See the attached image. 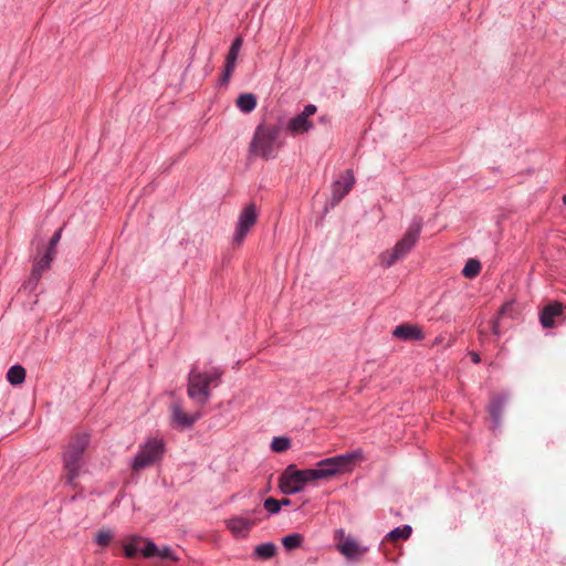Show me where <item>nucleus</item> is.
<instances>
[{
	"instance_id": "7",
	"label": "nucleus",
	"mask_w": 566,
	"mask_h": 566,
	"mask_svg": "<svg viewBox=\"0 0 566 566\" xmlns=\"http://www.w3.org/2000/svg\"><path fill=\"white\" fill-rule=\"evenodd\" d=\"M355 458L356 453H347L321 460L317 468L311 469L314 480L327 479L349 471Z\"/></svg>"
},
{
	"instance_id": "11",
	"label": "nucleus",
	"mask_w": 566,
	"mask_h": 566,
	"mask_svg": "<svg viewBox=\"0 0 566 566\" xmlns=\"http://www.w3.org/2000/svg\"><path fill=\"white\" fill-rule=\"evenodd\" d=\"M258 520H251L244 516H232L226 521L227 528L235 538H245L251 530L256 525Z\"/></svg>"
},
{
	"instance_id": "34",
	"label": "nucleus",
	"mask_w": 566,
	"mask_h": 566,
	"mask_svg": "<svg viewBox=\"0 0 566 566\" xmlns=\"http://www.w3.org/2000/svg\"><path fill=\"white\" fill-rule=\"evenodd\" d=\"M239 52L240 51H237V50L230 48L227 56L230 59L238 60Z\"/></svg>"
},
{
	"instance_id": "22",
	"label": "nucleus",
	"mask_w": 566,
	"mask_h": 566,
	"mask_svg": "<svg viewBox=\"0 0 566 566\" xmlns=\"http://www.w3.org/2000/svg\"><path fill=\"white\" fill-rule=\"evenodd\" d=\"M481 271V263L480 261L475 260V259H470L467 261L463 270H462V274L468 277V279H472L474 276H476Z\"/></svg>"
},
{
	"instance_id": "25",
	"label": "nucleus",
	"mask_w": 566,
	"mask_h": 566,
	"mask_svg": "<svg viewBox=\"0 0 566 566\" xmlns=\"http://www.w3.org/2000/svg\"><path fill=\"white\" fill-rule=\"evenodd\" d=\"M237 65V60L226 56L224 69L221 75V83L228 84Z\"/></svg>"
},
{
	"instance_id": "20",
	"label": "nucleus",
	"mask_w": 566,
	"mask_h": 566,
	"mask_svg": "<svg viewBox=\"0 0 566 566\" xmlns=\"http://www.w3.org/2000/svg\"><path fill=\"white\" fill-rule=\"evenodd\" d=\"M143 541V537L139 535H132L127 538V543L124 545V555L127 558H133L136 556L138 551V544Z\"/></svg>"
},
{
	"instance_id": "24",
	"label": "nucleus",
	"mask_w": 566,
	"mask_h": 566,
	"mask_svg": "<svg viewBox=\"0 0 566 566\" xmlns=\"http://www.w3.org/2000/svg\"><path fill=\"white\" fill-rule=\"evenodd\" d=\"M505 399L503 397H495L489 406V413L495 422H497L500 419Z\"/></svg>"
},
{
	"instance_id": "33",
	"label": "nucleus",
	"mask_w": 566,
	"mask_h": 566,
	"mask_svg": "<svg viewBox=\"0 0 566 566\" xmlns=\"http://www.w3.org/2000/svg\"><path fill=\"white\" fill-rule=\"evenodd\" d=\"M242 42H243V41H242V38H241V36H237V38L233 40V42H232V44H231V46H230V48H231V49H234V50H237V51H240V50H241V46H242Z\"/></svg>"
},
{
	"instance_id": "13",
	"label": "nucleus",
	"mask_w": 566,
	"mask_h": 566,
	"mask_svg": "<svg viewBox=\"0 0 566 566\" xmlns=\"http://www.w3.org/2000/svg\"><path fill=\"white\" fill-rule=\"evenodd\" d=\"M53 259V255H50L45 252L41 256L38 255L34 258L29 284H32L33 286L38 284L42 274L51 268Z\"/></svg>"
},
{
	"instance_id": "30",
	"label": "nucleus",
	"mask_w": 566,
	"mask_h": 566,
	"mask_svg": "<svg viewBox=\"0 0 566 566\" xmlns=\"http://www.w3.org/2000/svg\"><path fill=\"white\" fill-rule=\"evenodd\" d=\"M142 542L145 543V547L142 549V554L144 557L149 558L158 554V547L153 541L143 538Z\"/></svg>"
},
{
	"instance_id": "35",
	"label": "nucleus",
	"mask_w": 566,
	"mask_h": 566,
	"mask_svg": "<svg viewBox=\"0 0 566 566\" xmlns=\"http://www.w3.org/2000/svg\"><path fill=\"white\" fill-rule=\"evenodd\" d=\"M279 503H280V509H282V506H287L291 504V500L287 499V497H284L282 500H279Z\"/></svg>"
},
{
	"instance_id": "8",
	"label": "nucleus",
	"mask_w": 566,
	"mask_h": 566,
	"mask_svg": "<svg viewBox=\"0 0 566 566\" xmlns=\"http://www.w3.org/2000/svg\"><path fill=\"white\" fill-rule=\"evenodd\" d=\"M335 541L336 548L347 559H359L368 551V547L360 545L353 536L346 535L342 528L335 532Z\"/></svg>"
},
{
	"instance_id": "9",
	"label": "nucleus",
	"mask_w": 566,
	"mask_h": 566,
	"mask_svg": "<svg viewBox=\"0 0 566 566\" xmlns=\"http://www.w3.org/2000/svg\"><path fill=\"white\" fill-rule=\"evenodd\" d=\"M258 220V211L254 203L245 206L239 214L235 230L233 233V242L240 245L249 231L255 226Z\"/></svg>"
},
{
	"instance_id": "5",
	"label": "nucleus",
	"mask_w": 566,
	"mask_h": 566,
	"mask_svg": "<svg viewBox=\"0 0 566 566\" xmlns=\"http://www.w3.org/2000/svg\"><path fill=\"white\" fill-rule=\"evenodd\" d=\"M165 441L161 438L153 437L139 446V450L132 461V470L139 472L154 465L161 460L165 453Z\"/></svg>"
},
{
	"instance_id": "6",
	"label": "nucleus",
	"mask_w": 566,
	"mask_h": 566,
	"mask_svg": "<svg viewBox=\"0 0 566 566\" xmlns=\"http://www.w3.org/2000/svg\"><path fill=\"white\" fill-rule=\"evenodd\" d=\"M315 481L311 469L297 470L290 464L279 479V488L286 495L301 492L306 483Z\"/></svg>"
},
{
	"instance_id": "36",
	"label": "nucleus",
	"mask_w": 566,
	"mask_h": 566,
	"mask_svg": "<svg viewBox=\"0 0 566 566\" xmlns=\"http://www.w3.org/2000/svg\"><path fill=\"white\" fill-rule=\"evenodd\" d=\"M471 358H472L473 363H475V364L480 363V356H479V354H476V353L472 352V353H471Z\"/></svg>"
},
{
	"instance_id": "27",
	"label": "nucleus",
	"mask_w": 566,
	"mask_h": 566,
	"mask_svg": "<svg viewBox=\"0 0 566 566\" xmlns=\"http://www.w3.org/2000/svg\"><path fill=\"white\" fill-rule=\"evenodd\" d=\"M290 446L291 441L285 437H275L271 442V449L274 452H284L290 448Z\"/></svg>"
},
{
	"instance_id": "17",
	"label": "nucleus",
	"mask_w": 566,
	"mask_h": 566,
	"mask_svg": "<svg viewBox=\"0 0 566 566\" xmlns=\"http://www.w3.org/2000/svg\"><path fill=\"white\" fill-rule=\"evenodd\" d=\"M277 547L274 543L268 542L254 547L253 555L258 559L266 560L276 555Z\"/></svg>"
},
{
	"instance_id": "28",
	"label": "nucleus",
	"mask_w": 566,
	"mask_h": 566,
	"mask_svg": "<svg viewBox=\"0 0 566 566\" xmlns=\"http://www.w3.org/2000/svg\"><path fill=\"white\" fill-rule=\"evenodd\" d=\"M113 539V533L109 530H101L95 538L96 544L99 546L106 547L111 544Z\"/></svg>"
},
{
	"instance_id": "23",
	"label": "nucleus",
	"mask_w": 566,
	"mask_h": 566,
	"mask_svg": "<svg viewBox=\"0 0 566 566\" xmlns=\"http://www.w3.org/2000/svg\"><path fill=\"white\" fill-rule=\"evenodd\" d=\"M303 536L298 533H292L282 538V544L287 551H292L301 546Z\"/></svg>"
},
{
	"instance_id": "12",
	"label": "nucleus",
	"mask_w": 566,
	"mask_h": 566,
	"mask_svg": "<svg viewBox=\"0 0 566 566\" xmlns=\"http://www.w3.org/2000/svg\"><path fill=\"white\" fill-rule=\"evenodd\" d=\"M355 185L354 172L350 169L345 170L340 176V179L335 180L332 186V202L333 205L338 203L353 188Z\"/></svg>"
},
{
	"instance_id": "14",
	"label": "nucleus",
	"mask_w": 566,
	"mask_h": 566,
	"mask_svg": "<svg viewBox=\"0 0 566 566\" xmlns=\"http://www.w3.org/2000/svg\"><path fill=\"white\" fill-rule=\"evenodd\" d=\"M392 335L402 340H422L424 333L418 325L401 324L395 327Z\"/></svg>"
},
{
	"instance_id": "19",
	"label": "nucleus",
	"mask_w": 566,
	"mask_h": 566,
	"mask_svg": "<svg viewBox=\"0 0 566 566\" xmlns=\"http://www.w3.org/2000/svg\"><path fill=\"white\" fill-rule=\"evenodd\" d=\"M25 375H27V371H25L24 367H22L21 365H14L9 368V370L7 373V380L11 385L18 386V385H21L24 382Z\"/></svg>"
},
{
	"instance_id": "10",
	"label": "nucleus",
	"mask_w": 566,
	"mask_h": 566,
	"mask_svg": "<svg viewBox=\"0 0 566 566\" xmlns=\"http://www.w3.org/2000/svg\"><path fill=\"white\" fill-rule=\"evenodd\" d=\"M317 108L313 104L304 107L303 112L291 118L287 123V130L293 135L304 134L313 128V123L308 119L316 113Z\"/></svg>"
},
{
	"instance_id": "32",
	"label": "nucleus",
	"mask_w": 566,
	"mask_h": 566,
	"mask_svg": "<svg viewBox=\"0 0 566 566\" xmlns=\"http://www.w3.org/2000/svg\"><path fill=\"white\" fill-rule=\"evenodd\" d=\"M157 556H159L160 558H164V559L172 560V562H178L179 560V557L168 546H164L163 548H158Z\"/></svg>"
},
{
	"instance_id": "29",
	"label": "nucleus",
	"mask_w": 566,
	"mask_h": 566,
	"mask_svg": "<svg viewBox=\"0 0 566 566\" xmlns=\"http://www.w3.org/2000/svg\"><path fill=\"white\" fill-rule=\"evenodd\" d=\"M61 237H62V229H59L57 231H55V233L50 239L49 245L45 249V253L55 256L56 247L61 240Z\"/></svg>"
},
{
	"instance_id": "26",
	"label": "nucleus",
	"mask_w": 566,
	"mask_h": 566,
	"mask_svg": "<svg viewBox=\"0 0 566 566\" xmlns=\"http://www.w3.org/2000/svg\"><path fill=\"white\" fill-rule=\"evenodd\" d=\"M513 305L511 303H505L500 312H499V315L492 322V333L496 336H500L501 335V331H500V319L506 315L509 312H511Z\"/></svg>"
},
{
	"instance_id": "15",
	"label": "nucleus",
	"mask_w": 566,
	"mask_h": 566,
	"mask_svg": "<svg viewBox=\"0 0 566 566\" xmlns=\"http://www.w3.org/2000/svg\"><path fill=\"white\" fill-rule=\"evenodd\" d=\"M172 422L179 428H190L201 417L200 413L189 415L179 403L171 406Z\"/></svg>"
},
{
	"instance_id": "4",
	"label": "nucleus",
	"mask_w": 566,
	"mask_h": 566,
	"mask_svg": "<svg viewBox=\"0 0 566 566\" xmlns=\"http://www.w3.org/2000/svg\"><path fill=\"white\" fill-rule=\"evenodd\" d=\"M221 376L222 370L219 368H212L208 373H200L192 369L188 378V396L200 406H205L210 398V384H218Z\"/></svg>"
},
{
	"instance_id": "16",
	"label": "nucleus",
	"mask_w": 566,
	"mask_h": 566,
	"mask_svg": "<svg viewBox=\"0 0 566 566\" xmlns=\"http://www.w3.org/2000/svg\"><path fill=\"white\" fill-rule=\"evenodd\" d=\"M563 314V304L555 302L545 306L539 314V322L544 328H552L555 318Z\"/></svg>"
},
{
	"instance_id": "31",
	"label": "nucleus",
	"mask_w": 566,
	"mask_h": 566,
	"mask_svg": "<svg viewBox=\"0 0 566 566\" xmlns=\"http://www.w3.org/2000/svg\"><path fill=\"white\" fill-rule=\"evenodd\" d=\"M263 506L270 515L277 514L281 511L279 500L274 497L265 499Z\"/></svg>"
},
{
	"instance_id": "37",
	"label": "nucleus",
	"mask_w": 566,
	"mask_h": 566,
	"mask_svg": "<svg viewBox=\"0 0 566 566\" xmlns=\"http://www.w3.org/2000/svg\"><path fill=\"white\" fill-rule=\"evenodd\" d=\"M562 200L566 205V195L563 196Z\"/></svg>"
},
{
	"instance_id": "3",
	"label": "nucleus",
	"mask_w": 566,
	"mask_h": 566,
	"mask_svg": "<svg viewBox=\"0 0 566 566\" xmlns=\"http://www.w3.org/2000/svg\"><path fill=\"white\" fill-rule=\"evenodd\" d=\"M422 229L421 218H415L408 227L406 233L399 240L392 250H386L379 255L380 264L385 268H390L398 260L407 255L415 247L419 239Z\"/></svg>"
},
{
	"instance_id": "18",
	"label": "nucleus",
	"mask_w": 566,
	"mask_h": 566,
	"mask_svg": "<svg viewBox=\"0 0 566 566\" xmlns=\"http://www.w3.org/2000/svg\"><path fill=\"white\" fill-rule=\"evenodd\" d=\"M237 107L248 114L256 107V97L252 93H244L237 98Z\"/></svg>"
},
{
	"instance_id": "2",
	"label": "nucleus",
	"mask_w": 566,
	"mask_h": 566,
	"mask_svg": "<svg viewBox=\"0 0 566 566\" xmlns=\"http://www.w3.org/2000/svg\"><path fill=\"white\" fill-rule=\"evenodd\" d=\"M90 444V434L82 432L72 436L62 453L66 483L74 484L83 467L84 452Z\"/></svg>"
},
{
	"instance_id": "1",
	"label": "nucleus",
	"mask_w": 566,
	"mask_h": 566,
	"mask_svg": "<svg viewBox=\"0 0 566 566\" xmlns=\"http://www.w3.org/2000/svg\"><path fill=\"white\" fill-rule=\"evenodd\" d=\"M280 134L281 127L276 124H259L250 143V154L265 160L275 158L283 146Z\"/></svg>"
},
{
	"instance_id": "21",
	"label": "nucleus",
	"mask_w": 566,
	"mask_h": 566,
	"mask_svg": "<svg viewBox=\"0 0 566 566\" xmlns=\"http://www.w3.org/2000/svg\"><path fill=\"white\" fill-rule=\"evenodd\" d=\"M411 527L409 525H403L401 527H396L392 531H390L387 534V538L390 541H398V539H408L411 535Z\"/></svg>"
}]
</instances>
